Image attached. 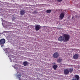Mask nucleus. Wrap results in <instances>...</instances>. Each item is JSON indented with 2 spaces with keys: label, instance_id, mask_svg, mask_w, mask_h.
I'll use <instances>...</instances> for the list:
<instances>
[{
  "label": "nucleus",
  "instance_id": "9d476101",
  "mask_svg": "<svg viewBox=\"0 0 80 80\" xmlns=\"http://www.w3.org/2000/svg\"><path fill=\"white\" fill-rule=\"evenodd\" d=\"M68 69V70L69 73H72V72H73V68H69Z\"/></svg>",
  "mask_w": 80,
  "mask_h": 80
},
{
  "label": "nucleus",
  "instance_id": "f8f14e48",
  "mask_svg": "<svg viewBox=\"0 0 80 80\" xmlns=\"http://www.w3.org/2000/svg\"><path fill=\"white\" fill-rule=\"evenodd\" d=\"M23 65L25 67L26 66H27V65H28V62H27V61L24 62H23Z\"/></svg>",
  "mask_w": 80,
  "mask_h": 80
},
{
  "label": "nucleus",
  "instance_id": "1a4fd4ad",
  "mask_svg": "<svg viewBox=\"0 0 80 80\" xmlns=\"http://www.w3.org/2000/svg\"><path fill=\"white\" fill-rule=\"evenodd\" d=\"M73 58L74 59H78V55L77 54L74 55L73 56Z\"/></svg>",
  "mask_w": 80,
  "mask_h": 80
},
{
  "label": "nucleus",
  "instance_id": "20e7f679",
  "mask_svg": "<svg viewBox=\"0 0 80 80\" xmlns=\"http://www.w3.org/2000/svg\"><path fill=\"white\" fill-rule=\"evenodd\" d=\"M59 56L58 53L57 52H55L53 54V57L54 58H58Z\"/></svg>",
  "mask_w": 80,
  "mask_h": 80
},
{
  "label": "nucleus",
  "instance_id": "f3484780",
  "mask_svg": "<svg viewBox=\"0 0 80 80\" xmlns=\"http://www.w3.org/2000/svg\"><path fill=\"white\" fill-rule=\"evenodd\" d=\"M33 13H37V11H35L33 12Z\"/></svg>",
  "mask_w": 80,
  "mask_h": 80
},
{
  "label": "nucleus",
  "instance_id": "ddd939ff",
  "mask_svg": "<svg viewBox=\"0 0 80 80\" xmlns=\"http://www.w3.org/2000/svg\"><path fill=\"white\" fill-rule=\"evenodd\" d=\"M75 77L77 80H79V79H80V77H79V76L78 75H75Z\"/></svg>",
  "mask_w": 80,
  "mask_h": 80
},
{
  "label": "nucleus",
  "instance_id": "393cba45",
  "mask_svg": "<svg viewBox=\"0 0 80 80\" xmlns=\"http://www.w3.org/2000/svg\"><path fill=\"white\" fill-rule=\"evenodd\" d=\"M68 17L69 18H70V16H68Z\"/></svg>",
  "mask_w": 80,
  "mask_h": 80
},
{
  "label": "nucleus",
  "instance_id": "4be33fe9",
  "mask_svg": "<svg viewBox=\"0 0 80 80\" xmlns=\"http://www.w3.org/2000/svg\"><path fill=\"white\" fill-rule=\"evenodd\" d=\"M72 80H77L76 79L73 78Z\"/></svg>",
  "mask_w": 80,
  "mask_h": 80
},
{
  "label": "nucleus",
  "instance_id": "f257e3e1",
  "mask_svg": "<svg viewBox=\"0 0 80 80\" xmlns=\"http://www.w3.org/2000/svg\"><path fill=\"white\" fill-rule=\"evenodd\" d=\"M63 37L64 38V42H68L70 38V35L68 34H64L62 35Z\"/></svg>",
  "mask_w": 80,
  "mask_h": 80
},
{
  "label": "nucleus",
  "instance_id": "412c9836",
  "mask_svg": "<svg viewBox=\"0 0 80 80\" xmlns=\"http://www.w3.org/2000/svg\"><path fill=\"white\" fill-rule=\"evenodd\" d=\"M52 64H53V65H56V63H55V62H53V63H52Z\"/></svg>",
  "mask_w": 80,
  "mask_h": 80
},
{
  "label": "nucleus",
  "instance_id": "2eb2a0df",
  "mask_svg": "<svg viewBox=\"0 0 80 80\" xmlns=\"http://www.w3.org/2000/svg\"><path fill=\"white\" fill-rule=\"evenodd\" d=\"M52 12V10L50 9L47 10L46 11V12L47 13H50L51 12Z\"/></svg>",
  "mask_w": 80,
  "mask_h": 80
},
{
  "label": "nucleus",
  "instance_id": "f03ea898",
  "mask_svg": "<svg viewBox=\"0 0 80 80\" xmlns=\"http://www.w3.org/2000/svg\"><path fill=\"white\" fill-rule=\"evenodd\" d=\"M5 43V39L4 38L0 40V45H1V47H4V44Z\"/></svg>",
  "mask_w": 80,
  "mask_h": 80
},
{
  "label": "nucleus",
  "instance_id": "0eeeda50",
  "mask_svg": "<svg viewBox=\"0 0 80 80\" xmlns=\"http://www.w3.org/2000/svg\"><path fill=\"white\" fill-rule=\"evenodd\" d=\"M64 74L65 75H68L69 73V71L68 69H66L64 71Z\"/></svg>",
  "mask_w": 80,
  "mask_h": 80
},
{
  "label": "nucleus",
  "instance_id": "aec40b11",
  "mask_svg": "<svg viewBox=\"0 0 80 80\" xmlns=\"http://www.w3.org/2000/svg\"><path fill=\"white\" fill-rule=\"evenodd\" d=\"M15 18H12V21H13L14 20H15Z\"/></svg>",
  "mask_w": 80,
  "mask_h": 80
},
{
  "label": "nucleus",
  "instance_id": "9b49d317",
  "mask_svg": "<svg viewBox=\"0 0 80 80\" xmlns=\"http://www.w3.org/2000/svg\"><path fill=\"white\" fill-rule=\"evenodd\" d=\"M52 67L55 70H56L57 68L58 67V66L57 65H54L52 66Z\"/></svg>",
  "mask_w": 80,
  "mask_h": 80
},
{
  "label": "nucleus",
  "instance_id": "4468645a",
  "mask_svg": "<svg viewBox=\"0 0 80 80\" xmlns=\"http://www.w3.org/2000/svg\"><path fill=\"white\" fill-rule=\"evenodd\" d=\"M62 59L61 58H58L57 60V62L58 63H60V62H62Z\"/></svg>",
  "mask_w": 80,
  "mask_h": 80
},
{
  "label": "nucleus",
  "instance_id": "a211bd4d",
  "mask_svg": "<svg viewBox=\"0 0 80 80\" xmlns=\"http://www.w3.org/2000/svg\"><path fill=\"white\" fill-rule=\"evenodd\" d=\"M57 1L58 2H60L62 1V0H57Z\"/></svg>",
  "mask_w": 80,
  "mask_h": 80
},
{
  "label": "nucleus",
  "instance_id": "dca6fc26",
  "mask_svg": "<svg viewBox=\"0 0 80 80\" xmlns=\"http://www.w3.org/2000/svg\"><path fill=\"white\" fill-rule=\"evenodd\" d=\"M18 78L19 79H20V77H21V74H18L17 76Z\"/></svg>",
  "mask_w": 80,
  "mask_h": 80
},
{
  "label": "nucleus",
  "instance_id": "7ed1b4c3",
  "mask_svg": "<svg viewBox=\"0 0 80 80\" xmlns=\"http://www.w3.org/2000/svg\"><path fill=\"white\" fill-rule=\"evenodd\" d=\"M40 28V26L39 25H37L35 26V30L36 31H38Z\"/></svg>",
  "mask_w": 80,
  "mask_h": 80
},
{
  "label": "nucleus",
  "instance_id": "5701e85b",
  "mask_svg": "<svg viewBox=\"0 0 80 80\" xmlns=\"http://www.w3.org/2000/svg\"><path fill=\"white\" fill-rule=\"evenodd\" d=\"M67 67H70V65H67Z\"/></svg>",
  "mask_w": 80,
  "mask_h": 80
},
{
  "label": "nucleus",
  "instance_id": "6ab92c4d",
  "mask_svg": "<svg viewBox=\"0 0 80 80\" xmlns=\"http://www.w3.org/2000/svg\"><path fill=\"white\" fill-rule=\"evenodd\" d=\"M7 50H8V48H6V49H4V51H7Z\"/></svg>",
  "mask_w": 80,
  "mask_h": 80
},
{
  "label": "nucleus",
  "instance_id": "b1692460",
  "mask_svg": "<svg viewBox=\"0 0 80 80\" xmlns=\"http://www.w3.org/2000/svg\"><path fill=\"white\" fill-rule=\"evenodd\" d=\"M4 33H6V32H7V31H4Z\"/></svg>",
  "mask_w": 80,
  "mask_h": 80
},
{
  "label": "nucleus",
  "instance_id": "a878e982",
  "mask_svg": "<svg viewBox=\"0 0 80 80\" xmlns=\"http://www.w3.org/2000/svg\"><path fill=\"white\" fill-rule=\"evenodd\" d=\"M42 5H43V4H42Z\"/></svg>",
  "mask_w": 80,
  "mask_h": 80
},
{
  "label": "nucleus",
  "instance_id": "423d86ee",
  "mask_svg": "<svg viewBox=\"0 0 80 80\" xmlns=\"http://www.w3.org/2000/svg\"><path fill=\"white\" fill-rule=\"evenodd\" d=\"M59 42H63L64 40V38L62 36H60L58 38Z\"/></svg>",
  "mask_w": 80,
  "mask_h": 80
},
{
  "label": "nucleus",
  "instance_id": "6e6552de",
  "mask_svg": "<svg viewBox=\"0 0 80 80\" xmlns=\"http://www.w3.org/2000/svg\"><path fill=\"white\" fill-rule=\"evenodd\" d=\"M25 11L24 10H22L20 12V14L21 15H24V13H25Z\"/></svg>",
  "mask_w": 80,
  "mask_h": 80
},
{
  "label": "nucleus",
  "instance_id": "39448f33",
  "mask_svg": "<svg viewBox=\"0 0 80 80\" xmlns=\"http://www.w3.org/2000/svg\"><path fill=\"white\" fill-rule=\"evenodd\" d=\"M64 15H65V14H64V13L61 12L59 16V18H60V19L61 20H62V19H63V18H64Z\"/></svg>",
  "mask_w": 80,
  "mask_h": 80
}]
</instances>
